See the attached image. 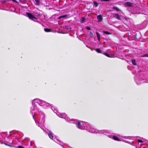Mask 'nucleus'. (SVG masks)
Listing matches in <instances>:
<instances>
[{
    "instance_id": "13",
    "label": "nucleus",
    "mask_w": 148,
    "mask_h": 148,
    "mask_svg": "<svg viewBox=\"0 0 148 148\" xmlns=\"http://www.w3.org/2000/svg\"><path fill=\"white\" fill-rule=\"evenodd\" d=\"M95 51L98 53H101V51L99 49H96Z\"/></svg>"
},
{
    "instance_id": "21",
    "label": "nucleus",
    "mask_w": 148,
    "mask_h": 148,
    "mask_svg": "<svg viewBox=\"0 0 148 148\" xmlns=\"http://www.w3.org/2000/svg\"><path fill=\"white\" fill-rule=\"evenodd\" d=\"M89 35L91 37H92L93 36V33L91 32H90Z\"/></svg>"
},
{
    "instance_id": "20",
    "label": "nucleus",
    "mask_w": 148,
    "mask_h": 148,
    "mask_svg": "<svg viewBox=\"0 0 148 148\" xmlns=\"http://www.w3.org/2000/svg\"><path fill=\"white\" fill-rule=\"evenodd\" d=\"M67 17V15H61L60 16V17H61V18H65Z\"/></svg>"
},
{
    "instance_id": "26",
    "label": "nucleus",
    "mask_w": 148,
    "mask_h": 148,
    "mask_svg": "<svg viewBox=\"0 0 148 148\" xmlns=\"http://www.w3.org/2000/svg\"><path fill=\"white\" fill-rule=\"evenodd\" d=\"M11 1H13V2H16V3H18V2L17 1H16V0H11Z\"/></svg>"
},
{
    "instance_id": "18",
    "label": "nucleus",
    "mask_w": 148,
    "mask_h": 148,
    "mask_svg": "<svg viewBox=\"0 0 148 148\" xmlns=\"http://www.w3.org/2000/svg\"><path fill=\"white\" fill-rule=\"evenodd\" d=\"M77 126L79 128H81V123L79 122H78L77 123Z\"/></svg>"
},
{
    "instance_id": "1",
    "label": "nucleus",
    "mask_w": 148,
    "mask_h": 148,
    "mask_svg": "<svg viewBox=\"0 0 148 148\" xmlns=\"http://www.w3.org/2000/svg\"><path fill=\"white\" fill-rule=\"evenodd\" d=\"M123 5L125 7H132L134 6V3L130 1L125 2Z\"/></svg>"
},
{
    "instance_id": "7",
    "label": "nucleus",
    "mask_w": 148,
    "mask_h": 148,
    "mask_svg": "<svg viewBox=\"0 0 148 148\" xmlns=\"http://www.w3.org/2000/svg\"><path fill=\"white\" fill-rule=\"evenodd\" d=\"M111 11L110 10H108L107 13V15H108L110 18L111 17Z\"/></svg>"
},
{
    "instance_id": "28",
    "label": "nucleus",
    "mask_w": 148,
    "mask_h": 148,
    "mask_svg": "<svg viewBox=\"0 0 148 148\" xmlns=\"http://www.w3.org/2000/svg\"><path fill=\"white\" fill-rule=\"evenodd\" d=\"M109 0H101V1H107Z\"/></svg>"
},
{
    "instance_id": "2",
    "label": "nucleus",
    "mask_w": 148,
    "mask_h": 148,
    "mask_svg": "<svg viewBox=\"0 0 148 148\" xmlns=\"http://www.w3.org/2000/svg\"><path fill=\"white\" fill-rule=\"evenodd\" d=\"M26 14L29 19L32 20L37 19V18L33 15L31 13L29 12H27Z\"/></svg>"
},
{
    "instance_id": "22",
    "label": "nucleus",
    "mask_w": 148,
    "mask_h": 148,
    "mask_svg": "<svg viewBox=\"0 0 148 148\" xmlns=\"http://www.w3.org/2000/svg\"><path fill=\"white\" fill-rule=\"evenodd\" d=\"M137 141L138 142L140 143H142L143 142V141L142 140H140V139H138L137 140Z\"/></svg>"
},
{
    "instance_id": "16",
    "label": "nucleus",
    "mask_w": 148,
    "mask_h": 148,
    "mask_svg": "<svg viewBox=\"0 0 148 148\" xmlns=\"http://www.w3.org/2000/svg\"><path fill=\"white\" fill-rule=\"evenodd\" d=\"M103 32L105 34H108V35L110 34V32H108V31H103Z\"/></svg>"
},
{
    "instance_id": "19",
    "label": "nucleus",
    "mask_w": 148,
    "mask_h": 148,
    "mask_svg": "<svg viewBox=\"0 0 148 148\" xmlns=\"http://www.w3.org/2000/svg\"><path fill=\"white\" fill-rule=\"evenodd\" d=\"M93 3L95 7H97L98 6V4L97 2L95 1H94Z\"/></svg>"
},
{
    "instance_id": "24",
    "label": "nucleus",
    "mask_w": 148,
    "mask_h": 148,
    "mask_svg": "<svg viewBox=\"0 0 148 148\" xmlns=\"http://www.w3.org/2000/svg\"><path fill=\"white\" fill-rule=\"evenodd\" d=\"M86 29L88 30H90L91 29L88 26H87L86 27Z\"/></svg>"
},
{
    "instance_id": "14",
    "label": "nucleus",
    "mask_w": 148,
    "mask_h": 148,
    "mask_svg": "<svg viewBox=\"0 0 148 148\" xmlns=\"http://www.w3.org/2000/svg\"><path fill=\"white\" fill-rule=\"evenodd\" d=\"M103 54L105 55V56H106L108 57H110V55L108 53H103Z\"/></svg>"
},
{
    "instance_id": "33",
    "label": "nucleus",
    "mask_w": 148,
    "mask_h": 148,
    "mask_svg": "<svg viewBox=\"0 0 148 148\" xmlns=\"http://www.w3.org/2000/svg\"><path fill=\"white\" fill-rule=\"evenodd\" d=\"M139 148H140V147H139Z\"/></svg>"
},
{
    "instance_id": "32",
    "label": "nucleus",
    "mask_w": 148,
    "mask_h": 148,
    "mask_svg": "<svg viewBox=\"0 0 148 148\" xmlns=\"http://www.w3.org/2000/svg\"><path fill=\"white\" fill-rule=\"evenodd\" d=\"M125 1H127V0H125Z\"/></svg>"
},
{
    "instance_id": "15",
    "label": "nucleus",
    "mask_w": 148,
    "mask_h": 148,
    "mask_svg": "<svg viewBox=\"0 0 148 148\" xmlns=\"http://www.w3.org/2000/svg\"><path fill=\"white\" fill-rule=\"evenodd\" d=\"M112 8L113 9L116 10L117 11H120V10L117 7H113Z\"/></svg>"
},
{
    "instance_id": "30",
    "label": "nucleus",
    "mask_w": 148,
    "mask_h": 148,
    "mask_svg": "<svg viewBox=\"0 0 148 148\" xmlns=\"http://www.w3.org/2000/svg\"><path fill=\"white\" fill-rule=\"evenodd\" d=\"M5 145H8V146H10V145H8V144H5Z\"/></svg>"
},
{
    "instance_id": "6",
    "label": "nucleus",
    "mask_w": 148,
    "mask_h": 148,
    "mask_svg": "<svg viewBox=\"0 0 148 148\" xmlns=\"http://www.w3.org/2000/svg\"><path fill=\"white\" fill-rule=\"evenodd\" d=\"M112 138L114 140L117 141H120V139L117 136H112Z\"/></svg>"
},
{
    "instance_id": "4",
    "label": "nucleus",
    "mask_w": 148,
    "mask_h": 148,
    "mask_svg": "<svg viewBox=\"0 0 148 148\" xmlns=\"http://www.w3.org/2000/svg\"><path fill=\"white\" fill-rule=\"evenodd\" d=\"M97 18L99 22H101L102 21L103 18L101 15H99L97 16Z\"/></svg>"
},
{
    "instance_id": "17",
    "label": "nucleus",
    "mask_w": 148,
    "mask_h": 148,
    "mask_svg": "<svg viewBox=\"0 0 148 148\" xmlns=\"http://www.w3.org/2000/svg\"><path fill=\"white\" fill-rule=\"evenodd\" d=\"M141 57H148V54L146 53L144 55H142L141 56Z\"/></svg>"
},
{
    "instance_id": "12",
    "label": "nucleus",
    "mask_w": 148,
    "mask_h": 148,
    "mask_svg": "<svg viewBox=\"0 0 148 148\" xmlns=\"http://www.w3.org/2000/svg\"><path fill=\"white\" fill-rule=\"evenodd\" d=\"M136 61L134 59H133L132 60V63L134 65H136Z\"/></svg>"
},
{
    "instance_id": "10",
    "label": "nucleus",
    "mask_w": 148,
    "mask_h": 148,
    "mask_svg": "<svg viewBox=\"0 0 148 148\" xmlns=\"http://www.w3.org/2000/svg\"><path fill=\"white\" fill-rule=\"evenodd\" d=\"M36 3V4L37 5H39L40 3V2L39 0H35Z\"/></svg>"
},
{
    "instance_id": "25",
    "label": "nucleus",
    "mask_w": 148,
    "mask_h": 148,
    "mask_svg": "<svg viewBox=\"0 0 148 148\" xmlns=\"http://www.w3.org/2000/svg\"><path fill=\"white\" fill-rule=\"evenodd\" d=\"M18 148H24V147L21 146H19L18 147Z\"/></svg>"
},
{
    "instance_id": "8",
    "label": "nucleus",
    "mask_w": 148,
    "mask_h": 148,
    "mask_svg": "<svg viewBox=\"0 0 148 148\" xmlns=\"http://www.w3.org/2000/svg\"><path fill=\"white\" fill-rule=\"evenodd\" d=\"M86 20V19L84 17L82 18L80 20V22L81 23H83Z\"/></svg>"
},
{
    "instance_id": "11",
    "label": "nucleus",
    "mask_w": 148,
    "mask_h": 148,
    "mask_svg": "<svg viewBox=\"0 0 148 148\" xmlns=\"http://www.w3.org/2000/svg\"><path fill=\"white\" fill-rule=\"evenodd\" d=\"M44 31L46 32H49L51 31V29L48 28H44Z\"/></svg>"
},
{
    "instance_id": "31",
    "label": "nucleus",
    "mask_w": 148,
    "mask_h": 148,
    "mask_svg": "<svg viewBox=\"0 0 148 148\" xmlns=\"http://www.w3.org/2000/svg\"><path fill=\"white\" fill-rule=\"evenodd\" d=\"M113 56H114V55H113V56H112V55L111 57H113Z\"/></svg>"
},
{
    "instance_id": "27",
    "label": "nucleus",
    "mask_w": 148,
    "mask_h": 148,
    "mask_svg": "<svg viewBox=\"0 0 148 148\" xmlns=\"http://www.w3.org/2000/svg\"><path fill=\"white\" fill-rule=\"evenodd\" d=\"M2 2L3 3H5L6 2V1L5 0H2Z\"/></svg>"
},
{
    "instance_id": "29",
    "label": "nucleus",
    "mask_w": 148,
    "mask_h": 148,
    "mask_svg": "<svg viewBox=\"0 0 148 148\" xmlns=\"http://www.w3.org/2000/svg\"><path fill=\"white\" fill-rule=\"evenodd\" d=\"M61 18V17H60V16L58 17V19H60Z\"/></svg>"
},
{
    "instance_id": "5",
    "label": "nucleus",
    "mask_w": 148,
    "mask_h": 148,
    "mask_svg": "<svg viewBox=\"0 0 148 148\" xmlns=\"http://www.w3.org/2000/svg\"><path fill=\"white\" fill-rule=\"evenodd\" d=\"M48 135L49 137L52 140L53 139V136L52 132L49 131V132Z\"/></svg>"
},
{
    "instance_id": "3",
    "label": "nucleus",
    "mask_w": 148,
    "mask_h": 148,
    "mask_svg": "<svg viewBox=\"0 0 148 148\" xmlns=\"http://www.w3.org/2000/svg\"><path fill=\"white\" fill-rule=\"evenodd\" d=\"M113 18H115L119 20H121V19L119 16L117 14H113Z\"/></svg>"
},
{
    "instance_id": "9",
    "label": "nucleus",
    "mask_w": 148,
    "mask_h": 148,
    "mask_svg": "<svg viewBox=\"0 0 148 148\" xmlns=\"http://www.w3.org/2000/svg\"><path fill=\"white\" fill-rule=\"evenodd\" d=\"M96 34L97 35V37L98 40H100V36L99 35V33L97 32H96Z\"/></svg>"
},
{
    "instance_id": "23",
    "label": "nucleus",
    "mask_w": 148,
    "mask_h": 148,
    "mask_svg": "<svg viewBox=\"0 0 148 148\" xmlns=\"http://www.w3.org/2000/svg\"><path fill=\"white\" fill-rule=\"evenodd\" d=\"M137 36H138V34H136V35L134 36V38H135L136 39H137Z\"/></svg>"
}]
</instances>
